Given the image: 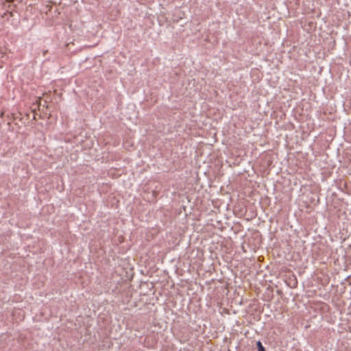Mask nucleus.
I'll list each match as a JSON object with an SVG mask.
<instances>
[{"mask_svg": "<svg viewBox=\"0 0 351 351\" xmlns=\"http://www.w3.org/2000/svg\"><path fill=\"white\" fill-rule=\"evenodd\" d=\"M256 345H257V348H258V351H265V348L263 346V345H262L261 341H258L256 343Z\"/></svg>", "mask_w": 351, "mask_h": 351, "instance_id": "nucleus-1", "label": "nucleus"}, {"mask_svg": "<svg viewBox=\"0 0 351 351\" xmlns=\"http://www.w3.org/2000/svg\"><path fill=\"white\" fill-rule=\"evenodd\" d=\"M8 1H12V0H8Z\"/></svg>", "mask_w": 351, "mask_h": 351, "instance_id": "nucleus-2", "label": "nucleus"}]
</instances>
